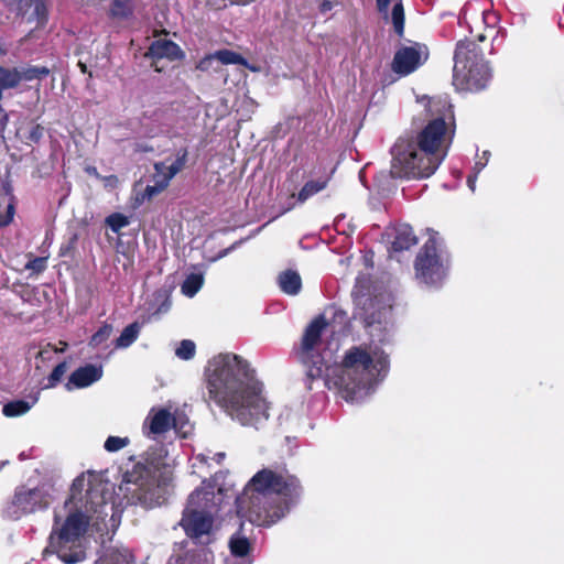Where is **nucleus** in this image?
Here are the masks:
<instances>
[{
    "label": "nucleus",
    "mask_w": 564,
    "mask_h": 564,
    "mask_svg": "<svg viewBox=\"0 0 564 564\" xmlns=\"http://www.w3.org/2000/svg\"><path fill=\"white\" fill-rule=\"evenodd\" d=\"M39 400V392L31 394L25 400H14L3 405L2 413L8 417L25 414Z\"/></svg>",
    "instance_id": "nucleus-19"
},
{
    "label": "nucleus",
    "mask_w": 564,
    "mask_h": 564,
    "mask_svg": "<svg viewBox=\"0 0 564 564\" xmlns=\"http://www.w3.org/2000/svg\"><path fill=\"white\" fill-rule=\"evenodd\" d=\"M67 370L66 362H59L57 366L54 367L51 375L47 378V383L45 388H53L55 387L63 378Z\"/></svg>",
    "instance_id": "nucleus-35"
},
{
    "label": "nucleus",
    "mask_w": 564,
    "mask_h": 564,
    "mask_svg": "<svg viewBox=\"0 0 564 564\" xmlns=\"http://www.w3.org/2000/svg\"><path fill=\"white\" fill-rule=\"evenodd\" d=\"M278 285L288 295H297L302 289V279L294 270H285L278 275Z\"/></svg>",
    "instance_id": "nucleus-18"
},
{
    "label": "nucleus",
    "mask_w": 564,
    "mask_h": 564,
    "mask_svg": "<svg viewBox=\"0 0 564 564\" xmlns=\"http://www.w3.org/2000/svg\"><path fill=\"white\" fill-rule=\"evenodd\" d=\"M393 7L391 10V22L393 24L394 31L398 35H402L404 31V10L402 0H392Z\"/></svg>",
    "instance_id": "nucleus-28"
},
{
    "label": "nucleus",
    "mask_w": 564,
    "mask_h": 564,
    "mask_svg": "<svg viewBox=\"0 0 564 564\" xmlns=\"http://www.w3.org/2000/svg\"><path fill=\"white\" fill-rule=\"evenodd\" d=\"M477 177L478 175L471 173L467 177V185L471 192H475Z\"/></svg>",
    "instance_id": "nucleus-46"
},
{
    "label": "nucleus",
    "mask_w": 564,
    "mask_h": 564,
    "mask_svg": "<svg viewBox=\"0 0 564 564\" xmlns=\"http://www.w3.org/2000/svg\"><path fill=\"white\" fill-rule=\"evenodd\" d=\"M327 327L325 317L321 315L304 332L299 357L307 368V378L313 381L325 373L329 389H337L347 402L360 403L373 394L386 379L390 368L389 356L378 346H354L345 352L340 364L327 366L337 349L323 339Z\"/></svg>",
    "instance_id": "nucleus-1"
},
{
    "label": "nucleus",
    "mask_w": 564,
    "mask_h": 564,
    "mask_svg": "<svg viewBox=\"0 0 564 564\" xmlns=\"http://www.w3.org/2000/svg\"><path fill=\"white\" fill-rule=\"evenodd\" d=\"M173 470L174 462L167 457L166 449L163 446L151 447L144 455V462L124 475L119 489L128 503L147 509L161 506L166 499Z\"/></svg>",
    "instance_id": "nucleus-6"
},
{
    "label": "nucleus",
    "mask_w": 564,
    "mask_h": 564,
    "mask_svg": "<svg viewBox=\"0 0 564 564\" xmlns=\"http://www.w3.org/2000/svg\"><path fill=\"white\" fill-rule=\"evenodd\" d=\"M449 256L438 234L431 231L414 262L415 278L429 286H440L448 274Z\"/></svg>",
    "instance_id": "nucleus-9"
},
{
    "label": "nucleus",
    "mask_w": 564,
    "mask_h": 564,
    "mask_svg": "<svg viewBox=\"0 0 564 564\" xmlns=\"http://www.w3.org/2000/svg\"><path fill=\"white\" fill-rule=\"evenodd\" d=\"M223 500V490H216L215 486L207 481H203L202 487L189 495L180 524L196 544L207 545L215 540L214 517Z\"/></svg>",
    "instance_id": "nucleus-7"
},
{
    "label": "nucleus",
    "mask_w": 564,
    "mask_h": 564,
    "mask_svg": "<svg viewBox=\"0 0 564 564\" xmlns=\"http://www.w3.org/2000/svg\"><path fill=\"white\" fill-rule=\"evenodd\" d=\"M299 479L285 470L263 468L236 498L237 514L259 527H270L289 513L300 500Z\"/></svg>",
    "instance_id": "nucleus-5"
},
{
    "label": "nucleus",
    "mask_w": 564,
    "mask_h": 564,
    "mask_svg": "<svg viewBox=\"0 0 564 564\" xmlns=\"http://www.w3.org/2000/svg\"><path fill=\"white\" fill-rule=\"evenodd\" d=\"M112 334V326L110 324H104L99 329L91 336L89 346L98 348L104 345Z\"/></svg>",
    "instance_id": "nucleus-30"
},
{
    "label": "nucleus",
    "mask_w": 564,
    "mask_h": 564,
    "mask_svg": "<svg viewBox=\"0 0 564 564\" xmlns=\"http://www.w3.org/2000/svg\"><path fill=\"white\" fill-rule=\"evenodd\" d=\"M110 14L115 18L126 19L132 14L129 0H111Z\"/></svg>",
    "instance_id": "nucleus-31"
},
{
    "label": "nucleus",
    "mask_w": 564,
    "mask_h": 564,
    "mask_svg": "<svg viewBox=\"0 0 564 564\" xmlns=\"http://www.w3.org/2000/svg\"><path fill=\"white\" fill-rule=\"evenodd\" d=\"M13 214H14V207L12 204H9L7 213L6 214L0 213V226H7L8 224H10L13 219Z\"/></svg>",
    "instance_id": "nucleus-41"
},
{
    "label": "nucleus",
    "mask_w": 564,
    "mask_h": 564,
    "mask_svg": "<svg viewBox=\"0 0 564 564\" xmlns=\"http://www.w3.org/2000/svg\"><path fill=\"white\" fill-rule=\"evenodd\" d=\"M102 367L97 365L79 367L70 375L65 387L67 390L89 387L102 377Z\"/></svg>",
    "instance_id": "nucleus-13"
},
{
    "label": "nucleus",
    "mask_w": 564,
    "mask_h": 564,
    "mask_svg": "<svg viewBox=\"0 0 564 564\" xmlns=\"http://www.w3.org/2000/svg\"><path fill=\"white\" fill-rule=\"evenodd\" d=\"M204 276L202 273H191L181 285L182 293L187 297H193L203 286Z\"/></svg>",
    "instance_id": "nucleus-26"
},
{
    "label": "nucleus",
    "mask_w": 564,
    "mask_h": 564,
    "mask_svg": "<svg viewBox=\"0 0 564 564\" xmlns=\"http://www.w3.org/2000/svg\"><path fill=\"white\" fill-rule=\"evenodd\" d=\"M196 346L189 339H183L175 349V355L182 360H189L195 356Z\"/></svg>",
    "instance_id": "nucleus-32"
},
{
    "label": "nucleus",
    "mask_w": 564,
    "mask_h": 564,
    "mask_svg": "<svg viewBox=\"0 0 564 564\" xmlns=\"http://www.w3.org/2000/svg\"><path fill=\"white\" fill-rule=\"evenodd\" d=\"M107 226L116 234L122 228L127 227L130 221L129 218L120 213H113L106 218Z\"/></svg>",
    "instance_id": "nucleus-34"
},
{
    "label": "nucleus",
    "mask_w": 564,
    "mask_h": 564,
    "mask_svg": "<svg viewBox=\"0 0 564 564\" xmlns=\"http://www.w3.org/2000/svg\"><path fill=\"white\" fill-rule=\"evenodd\" d=\"M489 155H490V153L488 151H485L482 153V156L479 158V160H477L475 162L473 170H471V174L478 175L484 170V167L487 165V163L489 161Z\"/></svg>",
    "instance_id": "nucleus-39"
},
{
    "label": "nucleus",
    "mask_w": 564,
    "mask_h": 564,
    "mask_svg": "<svg viewBox=\"0 0 564 564\" xmlns=\"http://www.w3.org/2000/svg\"><path fill=\"white\" fill-rule=\"evenodd\" d=\"M7 123H8V116L6 113V111L0 108V134L3 133L6 127H7Z\"/></svg>",
    "instance_id": "nucleus-45"
},
{
    "label": "nucleus",
    "mask_w": 564,
    "mask_h": 564,
    "mask_svg": "<svg viewBox=\"0 0 564 564\" xmlns=\"http://www.w3.org/2000/svg\"><path fill=\"white\" fill-rule=\"evenodd\" d=\"M327 182V178H318L315 181L306 182L297 194V202H306L310 197L323 191L326 187Z\"/></svg>",
    "instance_id": "nucleus-23"
},
{
    "label": "nucleus",
    "mask_w": 564,
    "mask_h": 564,
    "mask_svg": "<svg viewBox=\"0 0 564 564\" xmlns=\"http://www.w3.org/2000/svg\"><path fill=\"white\" fill-rule=\"evenodd\" d=\"M42 130L43 129L40 126H35L30 133V139L37 142L42 137Z\"/></svg>",
    "instance_id": "nucleus-44"
},
{
    "label": "nucleus",
    "mask_w": 564,
    "mask_h": 564,
    "mask_svg": "<svg viewBox=\"0 0 564 564\" xmlns=\"http://www.w3.org/2000/svg\"><path fill=\"white\" fill-rule=\"evenodd\" d=\"M3 2H6V3H7V2H8V0H3Z\"/></svg>",
    "instance_id": "nucleus-56"
},
{
    "label": "nucleus",
    "mask_w": 564,
    "mask_h": 564,
    "mask_svg": "<svg viewBox=\"0 0 564 564\" xmlns=\"http://www.w3.org/2000/svg\"><path fill=\"white\" fill-rule=\"evenodd\" d=\"M361 303H362L364 305L369 304L370 306H372V300H371L370 297H365V299H364V297H361V299H358V300H357V306H359Z\"/></svg>",
    "instance_id": "nucleus-48"
},
{
    "label": "nucleus",
    "mask_w": 564,
    "mask_h": 564,
    "mask_svg": "<svg viewBox=\"0 0 564 564\" xmlns=\"http://www.w3.org/2000/svg\"><path fill=\"white\" fill-rule=\"evenodd\" d=\"M130 444V438L124 436H108L104 443V448L109 453H116L127 447Z\"/></svg>",
    "instance_id": "nucleus-33"
},
{
    "label": "nucleus",
    "mask_w": 564,
    "mask_h": 564,
    "mask_svg": "<svg viewBox=\"0 0 564 564\" xmlns=\"http://www.w3.org/2000/svg\"><path fill=\"white\" fill-rule=\"evenodd\" d=\"M416 242L417 239L411 226L402 224L394 228V239L392 241V249L394 251L408 250Z\"/></svg>",
    "instance_id": "nucleus-17"
},
{
    "label": "nucleus",
    "mask_w": 564,
    "mask_h": 564,
    "mask_svg": "<svg viewBox=\"0 0 564 564\" xmlns=\"http://www.w3.org/2000/svg\"><path fill=\"white\" fill-rule=\"evenodd\" d=\"M34 14L39 20H45L46 7L42 1H36L34 4Z\"/></svg>",
    "instance_id": "nucleus-42"
},
{
    "label": "nucleus",
    "mask_w": 564,
    "mask_h": 564,
    "mask_svg": "<svg viewBox=\"0 0 564 564\" xmlns=\"http://www.w3.org/2000/svg\"><path fill=\"white\" fill-rule=\"evenodd\" d=\"M390 4L393 6L392 0H377L378 10L381 14L384 15V18H388V15H389Z\"/></svg>",
    "instance_id": "nucleus-43"
},
{
    "label": "nucleus",
    "mask_w": 564,
    "mask_h": 564,
    "mask_svg": "<svg viewBox=\"0 0 564 564\" xmlns=\"http://www.w3.org/2000/svg\"><path fill=\"white\" fill-rule=\"evenodd\" d=\"M216 61L217 57L215 56V53L206 55L196 64V68L200 72H209L215 69L214 64Z\"/></svg>",
    "instance_id": "nucleus-38"
},
{
    "label": "nucleus",
    "mask_w": 564,
    "mask_h": 564,
    "mask_svg": "<svg viewBox=\"0 0 564 564\" xmlns=\"http://www.w3.org/2000/svg\"><path fill=\"white\" fill-rule=\"evenodd\" d=\"M491 79V69L477 44L459 41L454 53L453 85L462 91L485 89Z\"/></svg>",
    "instance_id": "nucleus-8"
},
{
    "label": "nucleus",
    "mask_w": 564,
    "mask_h": 564,
    "mask_svg": "<svg viewBox=\"0 0 564 564\" xmlns=\"http://www.w3.org/2000/svg\"><path fill=\"white\" fill-rule=\"evenodd\" d=\"M19 68H4L0 66V89L3 93L4 89L14 88L20 84Z\"/></svg>",
    "instance_id": "nucleus-25"
},
{
    "label": "nucleus",
    "mask_w": 564,
    "mask_h": 564,
    "mask_svg": "<svg viewBox=\"0 0 564 564\" xmlns=\"http://www.w3.org/2000/svg\"><path fill=\"white\" fill-rule=\"evenodd\" d=\"M67 344L64 343V347L59 349V351H64L65 348H66Z\"/></svg>",
    "instance_id": "nucleus-53"
},
{
    "label": "nucleus",
    "mask_w": 564,
    "mask_h": 564,
    "mask_svg": "<svg viewBox=\"0 0 564 564\" xmlns=\"http://www.w3.org/2000/svg\"><path fill=\"white\" fill-rule=\"evenodd\" d=\"M187 159V151L183 150L178 153L177 158L173 162V166L170 172L162 180H155V185H148L143 193V198H152L161 191H163L170 183V181L184 167Z\"/></svg>",
    "instance_id": "nucleus-14"
},
{
    "label": "nucleus",
    "mask_w": 564,
    "mask_h": 564,
    "mask_svg": "<svg viewBox=\"0 0 564 564\" xmlns=\"http://www.w3.org/2000/svg\"><path fill=\"white\" fill-rule=\"evenodd\" d=\"M182 431L183 425H180L178 419L165 406H152L141 425L142 435L151 441H159L170 430Z\"/></svg>",
    "instance_id": "nucleus-11"
},
{
    "label": "nucleus",
    "mask_w": 564,
    "mask_h": 564,
    "mask_svg": "<svg viewBox=\"0 0 564 564\" xmlns=\"http://www.w3.org/2000/svg\"><path fill=\"white\" fill-rule=\"evenodd\" d=\"M111 520L116 522V514H111Z\"/></svg>",
    "instance_id": "nucleus-54"
},
{
    "label": "nucleus",
    "mask_w": 564,
    "mask_h": 564,
    "mask_svg": "<svg viewBox=\"0 0 564 564\" xmlns=\"http://www.w3.org/2000/svg\"><path fill=\"white\" fill-rule=\"evenodd\" d=\"M171 307V296L166 289H159L153 292L149 302L147 322L159 319L162 314H165Z\"/></svg>",
    "instance_id": "nucleus-16"
},
{
    "label": "nucleus",
    "mask_w": 564,
    "mask_h": 564,
    "mask_svg": "<svg viewBox=\"0 0 564 564\" xmlns=\"http://www.w3.org/2000/svg\"><path fill=\"white\" fill-rule=\"evenodd\" d=\"M232 248H234V247L223 250V251L218 254V257H217V258H223V257L227 256V254H228V252H229Z\"/></svg>",
    "instance_id": "nucleus-50"
},
{
    "label": "nucleus",
    "mask_w": 564,
    "mask_h": 564,
    "mask_svg": "<svg viewBox=\"0 0 564 564\" xmlns=\"http://www.w3.org/2000/svg\"><path fill=\"white\" fill-rule=\"evenodd\" d=\"M354 318L359 319L364 323L365 327L371 328L370 335H372V328L376 324V318L373 315L367 314L364 307H357L354 312Z\"/></svg>",
    "instance_id": "nucleus-36"
},
{
    "label": "nucleus",
    "mask_w": 564,
    "mask_h": 564,
    "mask_svg": "<svg viewBox=\"0 0 564 564\" xmlns=\"http://www.w3.org/2000/svg\"><path fill=\"white\" fill-rule=\"evenodd\" d=\"M141 330V324L138 322L131 323L123 328L120 336L116 339L115 346L118 349L128 348L139 337Z\"/></svg>",
    "instance_id": "nucleus-21"
},
{
    "label": "nucleus",
    "mask_w": 564,
    "mask_h": 564,
    "mask_svg": "<svg viewBox=\"0 0 564 564\" xmlns=\"http://www.w3.org/2000/svg\"><path fill=\"white\" fill-rule=\"evenodd\" d=\"M107 181H113V182H117V177L111 175L109 177L106 178Z\"/></svg>",
    "instance_id": "nucleus-51"
},
{
    "label": "nucleus",
    "mask_w": 564,
    "mask_h": 564,
    "mask_svg": "<svg viewBox=\"0 0 564 564\" xmlns=\"http://www.w3.org/2000/svg\"><path fill=\"white\" fill-rule=\"evenodd\" d=\"M20 82H31L33 79H40L46 77L50 73L47 67H36V66H26V67H18Z\"/></svg>",
    "instance_id": "nucleus-29"
},
{
    "label": "nucleus",
    "mask_w": 564,
    "mask_h": 564,
    "mask_svg": "<svg viewBox=\"0 0 564 564\" xmlns=\"http://www.w3.org/2000/svg\"><path fill=\"white\" fill-rule=\"evenodd\" d=\"M181 564H214V554L203 546L197 551L187 552Z\"/></svg>",
    "instance_id": "nucleus-22"
},
{
    "label": "nucleus",
    "mask_w": 564,
    "mask_h": 564,
    "mask_svg": "<svg viewBox=\"0 0 564 564\" xmlns=\"http://www.w3.org/2000/svg\"><path fill=\"white\" fill-rule=\"evenodd\" d=\"M332 8H333V4H332V2H330V1H328V0H323V1H322V3H321V6H319V10H321L322 12H324V13H325V12H327V11H330V10H332Z\"/></svg>",
    "instance_id": "nucleus-47"
},
{
    "label": "nucleus",
    "mask_w": 564,
    "mask_h": 564,
    "mask_svg": "<svg viewBox=\"0 0 564 564\" xmlns=\"http://www.w3.org/2000/svg\"><path fill=\"white\" fill-rule=\"evenodd\" d=\"M430 111L445 112L432 119L416 140L400 138L391 149L393 177L426 178L438 169L454 138L453 113L446 99L431 100Z\"/></svg>",
    "instance_id": "nucleus-3"
},
{
    "label": "nucleus",
    "mask_w": 564,
    "mask_h": 564,
    "mask_svg": "<svg viewBox=\"0 0 564 564\" xmlns=\"http://www.w3.org/2000/svg\"><path fill=\"white\" fill-rule=\"evenodd\" d=\"M148 55L153 58L181 59L184 56L181 47L171 40H156L149 47Z\"/></svg>",
    "instance_id": "nucleus-15"
},
{
    "label": "nucleus",
    "mask_w": 564,
    "mask_h": 564,
    "mask_svg": "<svg viewBox=\"0 0 564 564\" xmlns=\"http://www.w3.org/2000/svg\"><path fill=\"white\" fill-rule=\"evenodd\" d=\"M79 66H80L82 70L85 73V72H86V65H85V64L79 63Z\"/></svg>",
    "instance_id": "nucleus-52"
},
{
    "label": "nucleus",
    "mask_w": 564,
    "mask_h": 564,
    "mask_svg": "<svg viewBox=\"0 0 564 564\" xmlns=\"http://www.w3.org/2000/svg\"><path fill=\"white\" fill-rule=\"evenodd\" d=\"M173 166V162L170 165H166L164 162H159L154 164L155 169V180H162L170 172Z\"/></svg>",
    "instance_id": "nucleus-40"
},
{
    "label": "nucleus",
    "mask_w": 564,
    "mask_h": 564,
    "mask_svg": "<svg viewBox=\"0 0 564 564\" xmlns=\"http://www.w3.org/2000/svg\"><path fill=\"white\" fill-rule=\"evenodd\" d=\"M25 269L32 271L33 273H41L46 269V258L36 257L31 259L26 264Z\"/></svg>",
    "instance_id": "nucleus-37"
},
{
    "label": "nucleus",
    "mask_w": 564,
    "mask_h": 564,
    "mask_svg": "<svg viewBox=\"0 0 564 564\" xmlns=\"http://www.w3.org/2000/svg\"><path fill=\"white\" fill-rule=\"evenodd\" d=\"M48 494L42 488L18 489L3 510L6 518L19 520L21 517L44 510L50 506Z\"/></svg>",
    "instance_id": "nucleus-10"
},
{
    "label": "nucleus",
    "mask_w": 564,
    "mask_h": 564,
    "mask_svg": "<svg viewBox=\"0 0 564 564\" xmlns=\"http://www.w3.org/2000/svg\"><path fill=\"white\" fill-rule=\"evenodd\" d=\"M229 549L234 556L243 557L249 554L251 544L249 539L237 532L229 540Z\"/></svg>",
    "instance_id": "nucleus-24"
},
{
    "label": "nucleus",
    "mask_w": 564,
    "mask_h": 564,
    "mask_svg": "<svg viewBox=\"0 0 564 564\" xmlns=\"http://www.w3.org/2000/svg\"><path fill=\"white\" fill-rule=\"evenodd\" d=\"M105 486L99 476L87 473L77 477L72 485V496L65 502L70 512L58 531H53L43 555L56 554L65 564H76L86 557L82 538L90 518L108 517Z\"/></svg>",
    "instance_id": "nucleus-4"
},
{
    "label": "nucleus",
    "mask_w": 564,
    "mask_h": 564,
    "mask_svg": "<svg viewBox=\"0 0 564 564\" xmlns=\"http://www.w3.org/2000/svg\"><path fill=\"white\" fill-rule=\"evenodd\" d=\"M217 61L223 65H242L249 67L248 61L240 54L230 50H219L215 52Z\"/></svg>",
    "instance_id": "nucleus-27"
},
{
    "label": "nucleus",
    "mask_w": 564,
    "mask_h": 564,
    "mask_svg": "<svg viewBox=\"0 0 564 564\" xmlns=\"http://www.w3.org/2000/svg\"><path fill=\"white\" fill-rule=\"evenodd\" d=\"M429 57L425 45L415 43L411 46L400 47L392 61V70L400 76H406L423 65Z\"/></svg>",
    "instance_id": "nucleus-12"
},
{
    "label": "nucleus",
    "mask_w": 564,
    "mask_h": 564,
    "mask_svg": "<svg viewBox=\"0 0 564 564\" xmlns=\"http://www.w3.org/2000/svg\"><path fill=\"white\" fill-rule=\"evenodd\" d=\"M169 129H161V132H167Z\"/></svg>",
    "instance_id": "nucleus-55"
},
{
    "label": "nucleus",
    "mask_w": 564,
    "mask_h": 564,
    "mask_svg": "<svg viewBox=\"0 0 564 564\" xmlns=\"http://www.w3.org/2000/svg\"><path fill=\"white\" fill-rule=\"evenodd\" d=\"M87 172L96 177H99V174L97 172V169L96 167H88L87 169Z\"/></svg>",
    "instance_id": "nucleus-49"
},
{
    "label": "nucleus",
    "mask_w": 564,
    "mask_h": 564,
    "mask_svg": "<svg viewBox=\"0 0 564 564\" xmlns=\"http://www.w3.org/2000/svg\"><path fill=\"white\" fill-rule=\"evenodd\" d=\"M205 375L209 398L232 420L259 429L269 419L263 384L247 360L219 354L208 361Z\"/></svg>",
    "instance_id": "nucleus-2"
},
{
    "label": "nucleus",
    "mask_w": 564,
    "mask_h": 564,
    "mask_svg": "<svg viewBox=\"0 0 564 564\" xmlns=\"http://www.w3.org/2000/svg\"><path fill=\"white\" fill-rule=\"evenodd\" d=\"M132 554L128 549H113L107 551L96 564H132Z\"/></svg>",
    "instance_id": "nucleus-20"
}]
</instances>
